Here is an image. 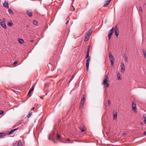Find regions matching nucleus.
I'll return each mask as SVG.
<instances>
[{"mask_svg":"<svg viewBox=\"0 0 146 146\" xmlns=\"http://www.w3.org/2000/svg\"><path fill=\"white\" fill-rule=\"evenodd\" d=\"M33 23L34 25H37V24L38 22L36 21H35V20H34L33 21Z\"/></svg>","mask_w":146,"mask_h":146,"instance_id":"28","label":"nucleus"},{"mask_svg":"<svg viewBox=\"0 0 146 146\" xmlns=\"http://www.w3.org/2000/svg\"><path fill=\"white\" fill-rule=\"evenodd\" d=\"M144 122L146 124V119L145 120H144Z\"/></svg>","mask_w":146,"mask_h":146,"instance_id":"46","label":"nucleus"},{"mask_svg":"<svg viewBox=\"0 0 146 146\" xmlns=\"http://www.w3.org/2000/svg\"><path fill=\"white\" fill-rule=\"evenodd\" d=\"M67 141H70V139H67Z\"/></svg>","mask_w":146,"mask_h":146,"instance_id":"48","label":"nucleus"},{"mask_svg":"<svg viewBox=\"0 0 146 146\" xmlns=\"http://www.w3.org/2000/svg\"><path fill=\"white\" fill-rule=\"evenodd\" d=\"M90 46H88V50L87 51V55H89V53L90 51Z\"/></svg>","mask_w":146,"mask_h":146,"instance_id":"22","label":"nucleus"},{"mask_svg":"<svg viewBox=\"0 0 146 146\" xmlns=\"http://www.w3.org/2000/svg\"><path fill=\"white\" fill-rule=\"evenodd\" d=\"M109 4L108 3H107V2H106V3L104 5V7H107L108 5Z\"/></svg>","mask_w":146,"mask_h":146,"instance_id":"33","label":"nucleus"},{"mask_svg":"<svg viewBox=\"0 0 146 146\" xmlns=\"http://www.w3.org/2000/svg\"><path fill=\"white\" fill-rule=\"evenodd\" d=\"M120 67L121 72L124 73L125 72V68L124 67V64L123 62H121V63Z\"/></svg>","mask_w":146,"mask_h":146,"instance_id":"5","label":"nucleus"},{"mask_svg":"<svg viewBox=\"0 0 146 146\" xmlns=\"http://www.w3.org/2000/svg\"><path fill=\"white\" fill-rule=\"evenodd\" d=\"M139 10L140 11H141L142 12H143L142 8L141 7H139Z\"/></svg>","mask_w":146,"mask_h":146,"instance_id":"35","label":"nucleus"},{"mask_svg":"<svg viewBox=\"0 0 146 146\" xmlns=\"http://www.w3.org/2000/svg\"><path fill=\"white\" fill-rule=\"evenodd\" d=\"M17 128H15V129H12L10 131V132H9L8 134L9 135H11V134H12L15 131L17 130Z\"/></svg>","mask_w":146,"mask_h":146,"instance_id":"10","label":"nucleus"},{"mask_svg":"<svg viewBox=\"0 0 146 146\" xmlns=\"http://www.w3.org/2000/svg\"><path fill=\"white\" fill-rule=\"evenodd\" d=\"M90 56H89V55H87L86 56V58H89V57H90Z\"/></svg>","mask_w":146,"mask_h":146,"instance_id":"41","label":"nucleus"},{"mask_svg":"<svg viewBox=\"0 0 146 146\" xmlns=\"http://www.w3.org/2000/svg\"><path fill=\"white\" fill-rule=\"evenodd\" d=\"M73 77H72V79H73Z\"/></svg>","mask_w":146,"mask_h":146,"instance_id":"57","label":"nucleus"},{"mask_svg":"<svg viewBox=\"0 0 146 146\" xmlns=\"http://www.w3.org/2000/svg\"><path fill=\"white\" fill-rule=\"evenodd\" d=\"M110 35V34H108V38H109V39H110L111 38V35Z\"/></svg>","mask_w":146,"mask_h":146,"instance_id":"38","label":"nucleus"},{"mask_svg":"<svg viewBox=\"0 0 146 146\" xmlns=\"http://www.w3.org/2000/svg\"><path fill=\"white\" fill-rule=\"evenodd\" d=\"M9 14H13V12L12 11V10L9 9Z\"/></svg>","mask_w":146,"mask_h":146,"instance_id":"27","label":"nucleus"},{"mask_svg":"<svg viewBox=\"0 0 146 146\" xmlns=\"http://www.w3.org/2000/svg\"><path fill=\"white\" fill-rule=\"evenodd\" d=\"M109 4L108 3H107V2H106V3L104 5V7H107L108 5Z\"/></svg>","mask_w":146,"mask_h":146,"instance_id":"32","label":"nucleus"},{"mask_svg":"<svg viewBox=\"0 0 146 146\" xmlns=\"http://www.w3.org/2000/svg\"><path fill=\"white\" fill-rule=\"evenodd\" d=\"M27 27H29V25H27Z\"/></svg>","mask_w":146,"mask_h":146,"instance_id":"52","label":"nucleus"},{"mask_svg":"<svg viewBox=\"0 0 146 146\" xmlns=\"http://www.w3.org/2000/svg\"><path fill=\"white\" fill-rule=\"evenodd\" d=\"M32 112L31 111H30L29 113V114L27 116V117L28 118H29L32 115Z\"/></svg>","mask_w":146,"mask_h":146,"instance_id":"16","label":"nucleus"},{"mask_svg":"<svg viewBox=\"0 0 146 146\" xmlns=\"http://www.w3.org/2000/svg\"><path fill=\"white\" fill-rule=\"evenodd\" d=\"M109 4L108 3H107V2H106V3L104 5V7H107L108 5Z\"/></svg>","mask_w":146,"mask_h":146,"instance_id":"31","label":"nucleus"},{"mask_svg":"<svg viewBox=\"0 0 146 146\" xmlns=\"http://www.w3.org/2000/svg\"><path fill=\"white\" fill-rule=\"evenodd\" d=\"M84 102H85V98L84 97V96L83 98H82L81 99L80 103H81V104H84Z\"/></svg>","mask_w":146,"mask_h":146,"instance_id":"15","label":"nucleus"},{"mask_svg":"<svg viewBox=\"0 0 146 146\" xmlns=\"http://www.w3.org/2000/svg\"><path fill=\"white\" fill-rule=\"evenodd\" d=\"M114 31H115V35L117 36L119 35V31L118 29L117 28V27L116 26L115 27V28L114 29Z\"/></svg>","mask_w":146,"mask_h":146,"instance_id":"6","label":"nucleus"},{"mask_svg":"<svg viewBox=\"0 0 146 146\" xmlns=\"http://www.w3.org/2000/svg\"><path fill=\"white\" fill-rule=\"evenodd\" d=\"M5 135V134L3 133H0V138H2Z\"/></svg>","mask_w":146,"mask_h":146,"instance_id":"20","label":"nucleus"},{"mask_svg":"<svg viewBox=\"0 0 146 146\" xmlns=\"http://www.w3.org/2000/svg\"><path fill=\"white\" fill-rule=\"evenodd\" d=\"M56 134V133L54 132H52V133H51L50 135H49V137H54V136Z\"/></svg>","mask_w":146,"mask_h":146,"instance_id":"14","label":"nucleus"},{"mask_svg":"<svg viewBox=\"0 0 146 146\" xmlns=\"http://www.w3.org/2000/svg\"><path fill=\"white\" fill-rule=\"evenodd\" d=\"M143 52L145 58H146V51L144 50H143Z\"/></svg>","mask_w":146,"mask_h":146,"instance_id":"24","label":"nucleus"},{"mask_svg":"<svg viewBox=\"0 0 146 146\" xmlns=\"http://www.w3.org/2000/svg\"><path fill=\"white\" fill-rule=\"evenodd\" d=\"M136 104H135L133 103L132 104V107L133 110L135 111L136 112Z\"/></svg>","mask_w":146,"mask_h":146,"instance_id":"8","label":"nucleus"},{"mask_svg":"<svg viewBox=\"0 0 146 146\" xmlns=\"http://www.w3.org/2000/svg\"><path fill=\"white\" fill-rule=\"evenodd\" d=\"M18 40L19 42L21 44H23L24 42V40L22 39L19 38Z\"/></svg>","mask_w":146,"mask_h":146,"instance_id":"17","label":"nucleus"},{"mask_svg":"<svg viewBox=\"0 0 146 146\" xmlns=\"http://www.w3.org/2000/svg\"><path fill=\"white\" fill-rule=\"evenodd\" d=\"M90 57H89V58H88L86 61V70L87 71H88L89 62H90Z\"/></svg>","mask_w":146,"mask_h":146,"instance_id":"4","label":"nucleus"},{"mask_svg":"<svg viewBox=\"0 0 146 146\" xmlns=\"http://www.w3.org/2000/svg\"><path fill=\"white\" fill-rule=\"evenodd\" d=\"M91 31H90V30L88 31L86 35L90 37V36L91 35Z\"/></svg>","mask_w":146,"mask_h":146,"instance_id":"21","label":"nucleus"},{"mask_svg":"<svg viewBox=\"0 0 146 146\" xmlns=\"http://www.w3.org/2000/svg\"><path fill=\"white\" fill-rule=\"evenodd\" d=\"M123 135L124 136L126 135V133H124L123 134Z\"/></svg>","mask_w":146,"mask_h":146,"instance_id":"47","label":"nucleus"},{"mask_svg":"<svg viewBox=\"0 0 146 146\" xmlns=\"http://www.w3.org/2000/svg\"><path fill=\"white\" fill-rule=\"evenodd\" d=\"M143 119L144 120L146 119V115H143Z\"/></svg>","mask_w":146,"mask_h":146,"instance_id":"39","label":"nucleus"},{"mask_svg":"<svg viewBox=\"0 0 146 146\" xmlns=\"http://www.w3.org/2000/svg\"><path fill=\"white\" fill-rule=\"evenodd\" d=\"M13 23L11 22H8V25L10 26H12L13 25Z\"/></svg>","mask_w":146,"mask_h":146,"instance_id":"26","label":"nucleus"},{"mask_svg":"<svg viewBox=\"0 0 146 146\" xmlns=\"http://www.w3.org/2000/svg\"><path fill=\"white\" fill-rule=\"evenodd\" d=\"M111 0H107L106 1V2H107V3H109L110 2Z\"/></svg>","mask_w":146,"mask_h":146,"instance_id":"40","label":"nucleus"},{"mask_svg":"<svg viewBox=\"0 0 146 146\" xmlns=\"http://www.w3.org/2000/svg\"><path fill=\"white\" fill-rule=\"evenodd\" d=\"M117 116V115L116 113H115L113 114V119H116Z\"/></svg>","mask_w":146,"mask_h":146,"instance_id":"25","label":"nucleus"},{"mask_svg":"<svg viewBox=\"0 0 146 146\" xmlns=\"http://www.w3.org/2000/svg\"><path fill=\"white\" fill-rule=\"evenodd\" d=\"M17 62V61H15L13 63V65H15V64H16Z\"/></svg>","mask_w":146,"mask_h":146,"instance_id":"42","label":"nucleus"},{"mask_svg":"<svg viewBox=\"0 0 146 146\" xmlns=\"http://www.w3.org/2000/svg\"><path fill=\"white\" fill-rule=\"evenodd\" d=\"M80 128L82 131L83 132H84L85 130V128L84 127H80Z\"/></svg>","mask_w":146,"mask_h":146,"instance_id":"19","label":"nucleus"},{"mask_svg":"<svg viewBox=\"0 0 146 146\" xmlns=\"http://www.w3.org/2000/svg\"><path fill=\"white\" fill-rule=\"evenodd\" d=\"M27 14L30 17H31L33 15V13L32 11L31 10H27L26 11Z\"/></svg>","mask_w":146,"mask_h":146,"instance_id":"7","label":"nucleus"},{"mask_svg":"<svg viewBox=\"0 0 146 146\" xmlns=\"http://www.w3.org/2000/svg\"><path fill=\"white\" fill-rule=\"evenodd\" d=\"M22 143L21 141H19L17 144V146H22Z\"/></svg>","mask_w":146,"mask_h":146,"instance_id":"23","label":"nucleus"},{"mask_svg":"<svg viewBox=\"0 0 146 146\" xmlns=\"http://www.w3.org/2000/svg\"><path fill=\"white\" fill-rule=\"evenodd\" d=\"M6 20L5 18L2 19H0V24L1 26L5 29H7V27L5 24Z\"/></svg>","mask_w":146,"mask_h":146,"instance_id":"2","label":"nucleus"},{"mask_svg":"<svg viewBox=\"0 0 146 146\" xmlns=\"http://www.w3.org/2000/svg\"><path fill=\"white\" fill-rule=\"evenodd\" d=\"M4 113V111L3 110L0 111V114H2Z\"/></svg>","mask_w":146,"mask_h":146,"instance_id":"34","label":"nucleus"},{"mask_svg":"<svg viewBox=\"0 0 146 146\" xmlns=\"http://www.w3.org/2000/svg\"><path fill=\"white\" fill-rule=\"evenodd\" d=\"M72 80V79H71L69 81V82H70Z\"/></svg>","mask_w":146,"mask_h":146,"instance_id":"51","label":"nucleus"},{"mask_svg":"<svg viewBox=\"0 0 146 146\" xmlns=\"http://www.w3.org/2000/svg\"><path fill=\"white\" fill-rule=\"evenodd\" d=\"M36 82H35L33 85V86H34V88L35 87V86L36 85Z\"/></svg>","mask_w":146,"mask_h":146,"instance_id":"43","label":"nucleus"},{"mask_svg":"<svg viewBox=\"0 0 146 146\" xmlns=\"http://www.w3.org/2000/svg\"><path fill=\"white\" fill-rule=\"evenodd\" d=\"M115 27H113L111 29H110L109 32V34H110V35H112L113 33V31L114 30V29Z\"/></svg>","mask_w":146,"mask_h":146,"instance_id":"13","label":"nucleus"},{"mask_svg":"<svg viewBox=\"0 0 146 146\" xmlns=\"http://www.w3.org/2000/svg\"><path fill=\"white\" fill-rule=\"evenodd\" d=\"M34 107H33V108H32V109H31V110H33L34 109Z\"/></svg>","mask_w":146,"mask_h":146,"instance_id":"50","label":"nucleus"},{"mask_svg":"<svg viewBox=\"0 0 146 146\" xmlns=\"http://www.w3.org/2000/svg\"><path fill=\"white\" fill-rule=\"evenodd\" d=\"M73 77H72V79H73Z\"/></svg>","mask_w":146,"mask_h":146,"instance_id":"55","label":"nucleus"},{"mask_svg":"<svg viewBox=\"0 0 146 146\" xmlns=\"http://www.w3.org/2000/svg\"><path fill=\"white\" fill-rule=\"evenodd\" d=\"M117 80H120L121 79V75L119 73H118L117 74Z\"/></svg>","mask_w":146,"mask_h":146,"instance_id":"12","label":"nucleus"},{"mask_svg":"<svg viewBox=\"0 0 146 146\" xmlns=\"http://www.w3.org/2000/svg\"><path fill=\"white\" fill-rule=\"evenodd\" d=\"M57 137L58 139H60L61 138L60 136L58 133L57 134Z\"/></svg>","mask_w":146,"mask_h":146,"instance_id":"29","label":"nucleus"},{"mask_svg":"<svg viewBox=\"0 0 146 146\" xmlns=\"http://www.w3.org/2000/svg\"><path fill=\"white\" fill-rule=\"evenodd\" d=\"M143 134L144 135H146V131L143 133Z\"/></svg>","mask_w":146,"mask_h":146,"instance_id":"45","label":"nucleus"},{"mask_svg":"<svg viewBox=\"0 0 146 146\" xmlns=\"http://www.w3.org/2000/svg\"><path fill=\"white\" fill-rule=\"evenodd\" d=\"M40 98L41 99H43V98H42V97H40Z\"/></svg>","mask_w":146,"mask_h":146,"instance_id":"49","label":"nucleus"},{"mask_svg":"<svg viewBox=\"0 0 146 146\" xmlns=\"http://www.w3.org/2000/svg\"><path fill=\"white\" fill-rule=\"evenodd\" d=\"M68 22H69V20H68L66 22V24H68Z\"/></svg>","mask_w":146,"mask_h":146,"instance_id":"44","label":"nucleus"},{"mask_svg":"<svg viewBox=\"0 0 146 146\" xmlns=\"http://www.w3.org/2000/svg\"><path fill=\"white\" fill-rule=\"evenodd\" d=\"M108 105L110 106L111 104V102L109 100H108Z\"/></svg>","mask_w":146,"mask_h":146,"instance_id":"37","label":"nucleus"},{"mask_svg":"<svg viewBox=\"0 0 146 146\" xmlns=\"http://www.w3.org/2000/svg\"><path fill=\"white\" fill-rule=\"evenodd\" d=\"M48 139L49 140H50V137L48 138Z\"/></svg>","mask_w":146,"mask_h":146,"instance_id":"53","label":"nucleus"},{"mask_svg":"<svg viewBox=\"0 0 146 146\" xmlns=\"http://www.w3.org/2000/svg\"><path fill=\"white\" fill-rule=\"evenodd\" d=\"M73 77H72V79H73Z\"/></svg>","mask_w":146,"mask_h":146,"instance_id":"56","label":"nucleus"},{"mask_svg":"<svg viewBox=\"0 0 146 146\" xmlns=\"http://www.w3.org/2000/svg\"><path fill=\"white\" fill-rule=\"evenodd\" d=\"M90 37V36H88L86 35L84 41H86L88 40H89V38Z\"/></svg>","mask_w":146,"mask_h":146,"instance_id":"18","label":"nucleus"},{"mask_svg":"<svg viewBox=\"0 0 146 146\" xmlns=\"http://www.w3.org/2000/svg\"><path fill=\"white\" fill-rule=\"evenodd\" d=\"M3 6L6 9H8L9 8L8 3L7 2H5L3 4Z\"/></svg>","mask_w":146,"mask_h":146,"instance_id":"11","label":"nucleus"},{"mask_svg":"<svg viewBox=\"0 0 146 146\" xmlns=\"http://www.w3.org/2000/svg\"><path fill=\"white\" fill-rule=\"evenodd\" d=\"M109 56L111 66H113L114 58V57L112 54L111 52H109Z\"/></svg>","mask_w":146,"mask_h":146,"instance_id":"3","label":"nucleus"},{"mask_svg":"<svg viewBox=\"0 0 146 146\" xmlns=\"http://www.w3.org/2000/svg\"><path fill=\"white\" fill-rule=\"evenodd\" d=\"M102 84L105 85L106 88H108L109 86V78L108 75H106L104 76Z\"/></svg>","mask_w":146,"mask_h":146,"instance_id":"1","label":"nucleus"},{"mask_svg":"<svg viewBox=\"0 0 146 146\" xmlns=\"http://www.w3.org/2000/svg\"><path fill=\"white\" fill-rule=\"evenodd\" d=\"M84 104H81V103H80V106H79V108L80 109H81V108L82 107V106H83Z\"/></svg>","mask_w":146,"mask_h":146,"instance_id":"30","label":"nucleus"},{"mask_svg":"<svg viewBox=\"0 0 146 146\" xmlns=\"http://www.w3.org/2000/svg\"><path fill=\"white\" fill-rule=\"evenodd\" d=\"M33 41V40H31V42H32V41Z\"/></svg>","mask_w":146,"mask_h":146,"instance_id":"54","label":"nucleus"},{"mask_svg":"<svg viewBox=\"0 0 146 146\" xmlns=\"http://www.w3.org/2000/svg\"><path fill=\"white\" fill-rule=\"evenodd\" d=\"M34 89V86H33L32 88L29 90L28 93V95H30L31 93L33 91Z\"/></svg>","mask_w":146,"mask_h":146,"instance_id":"9","label":"nucleus"},{"mask_svg":"<svg viewBox=\"0 0 146 146\" xmlns=\"http://www.w3.org/2000/svg\"><path fill=\"white\" fill-rule=\"evenodd\" d=\"M125 60L126 62H128V60H127V57L126 56H125Z\"/></svg>","mask_w":146,"mask_h":146,"instance_id":"36","label":"nucleus"}]
</instances>
